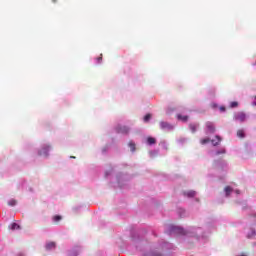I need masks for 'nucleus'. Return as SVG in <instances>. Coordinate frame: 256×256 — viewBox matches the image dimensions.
<instances>
[{"instance_id":"nucleus-1","label":"nucleus","mask_w":256,"mask_h":256,"mask_svg":"<svg viewBox=\"0 0 256 256\" xmlns=\"http://www.w3.org/2000/svg\"><path fill=\"white\" fill-rule=\"evenodd\" d=\"M49 151H51V146H44L39 152L38 155L47 157L49 155Z\"/></svg>"},{"instance_id":"nucleus-2","label":"nucleus","mask_w":256,"mask_h":256,"mask_svg":"<svg viewBox=\"0 0 256 256\" xmlns=\"http://www.w3.org/2000/svg\"><path fill=\"white\" fill-rule=\"evenodd\" d=\"M246 119L247 115L245 114V112H239L235 115V120L240 121L241 123H243V121H245Z\"/></svg>"},{"instance_id":"nucleus-3","label":"nucleus","mask_w":256,"mask_h":256,"mask_svg":"<svg viewBox=\"0 0 256 256\" xmlns=\"http://www.w3.org/2000/svg\"><path fill=\"white\" fill-rule=\"evenodd\" d=\"M117 133H122L123 135H127L129 133V127L127 126H118L116 128Z\"/></svg>"},{"instance_id":"nucleus-4","label":"nucleus","mask_w":256,"mask_h":256,"mask_svg":"<svg viewBox=\"0 0 256 256\" xmlns=\"http://www.w3.org/2000/svg\"><path fill=\"white\" fill-rule=\"evenodd\" d=\"M206 129L208 133H215V125L212 122L206 123Z\"/></svg>"},{"instance_id":"nucleus-5","label":"nucleus","mask_w":256,"mask_h":256,"mask_svg":"<svg viewBox=\"0 0 256 256\" xmlns=\"http://www.w3.org/2000/svg\"><path fill=\"white\" fill-rule=\"evenodd\" d=\"M177 119H178L179 121H183V123H187V121H189V116H183V115H181V114H178V115H177Z\"/></svg>"},{"instance_id":"nucleus-6","label":"nucleus","mask_w":256,"mask_h":256,"mask_svg":"<svg viewBox=\"0 0 256 256\" xmlns=\"http://www.w3.org/2000/svg\"><path fill=\"white\" fill-rule=\"evenodd\" d=\"M55 247H56L55 242H48V243L46 244V249H47V251H51V249H55Z\"/></svg>"},{"instance_id":"nucleus-7","label":"nucleus","mask_w":256,"mask_h":256,"mask_svg":"<svg viewBox=\"0 0 256 256\" xmlns=\"http://www.w3.org/2000/svg\"><path fill=\"white\" fill-rule=\"evenodd\" d=\"M216 139H217V142L215 140H211V143L212 145H214V147H217V145L221 143V136L217 135Z\"/></svg>"},{"instance_id":"nucleus-8","label":"nucleus","mask_w":256,"mask_h":256,"mask_svg":"<svg viewBox=\"0 0 256 256\" xmlns=\"http://www.w3.org/2000/svg\"><path fill=\"white\" fill-rule=\"evenodd\" d=\"M175 233H179L180 235H185L186 232H185V229L181 228V227H176L174 229Z\"/></svg>"},{"instance_id":"nucleus-9","label":"nucleus","mask_w":256,"mask_h":256,"mask_svg":"<svg viewBox=\"0 0 256 256\" xmlns=\"http://www.w3.org/2000/svg\"><path fill=\"white\" fill-rule=\"evenodd\" d=\"M161 129H171V125L167 122H160Z\"/></svg>"},{"instance_id":"nucleus-10","label":"nucleus","mask_w":256,"mask_h":256,"mask_svg":"<svg viewBox=\"0 0 256 256\" xmlns=\"http://www.w3.org/2000/svg\"><path fill=\"white\" fill-rule=\"evenodd\" d=\"M184 195H186V197H195V195H197V193L193 190H190L188 192H185Z\"/></svg>"},{"instance_id":"nucleus-11","label":"nucleus","mask_w":256,"mask_h":256,"mask_svg":"<svg viewBox=\"0 0 256 256\" xmlns=\"http://www.w3.org/2000/svg\"><path fill=\"white\" fill-rule=\"evenodd\" d=\"M147 143H148V145H155L156 140L153 137H148Z\"/></svg>"},{"instance_id":"nucleus-12","label":"nucleus","mask_w":256,"mask_h":256,"mask_svg":"<svg viewBox=\"0 0 256 256\" xmlns=\"http://www.w3.org/2000/svg\"><path fill=\"white\" fill-rule=\"evenodd\" d=\"M237 137H240V139H243V137H245V132L243 130H238Z\"/></svg>"},{"instance_id":"nucleus-13","label":"nucleus","mask_w":256,"mask_h":256,"mask_svg":"<svg viewBox=\"0 0 256 256\" xmlns=\"http://www.w3.org/2000/svg\"><path fill=\"white\" fill-rule=\"evenodd\" d=\"M189 128H190V131H192V133H195V131H197V125L196 124H190Z\"/></svg>"},{"instance_id":"nucleus-14","label":"nucleus","mask_w":256,"mask_h":256,"mask_svg":"<svg viewBox=\"0 0 256 256\" xmlns=\"http://www.w3.org/2000/svg\"><path fill=\"white\" fill-rule=\"evenodd\" d=\"M211 141V139L209 138H204L200 140L201 145H207V143H209Z\"/></svg>"},{"instance_id":"nucleus-15","label":"nucleus","mask_w":256,"mask_h":256,"mask_svg":"<svg viewBox=\"0 0 256 256\" xmlns=\"http://www.w3.org/2000/svg\"><path fill=\"white\" fill-rule=\"evenodd\" d=\"M8 205H9L10 207H15V205H17V200H15V199L10 200V201L8 202Z\"/></svg>"},{"instance_id":"nucleus-16","label":"nucleus","mask_w":256,"mask_h":256,"mask_svg":"<svg viewBox=\"0 0 256 256\" xmlns=\"http://www.w3.org/2000/svg\"><path fill=\"white\" fill-rule=\"evenodd\" d=\"M62 217L60 215H56L53 217V222L54 223H59V221H61Z\"/></svg>"},{"instance_id":"nucleus-17","label":"nucleus","mask_w":256,"mask_h":256,"mask_svg":"<svg viewBox=\"0 0 256 256\" xmlns=\"http://www.w3.org/2000/svg\"><path fill=\"white\" fill-rule=\"evenodd\" d=\"M233 190L229 187V186H226L225 187V193H226V196L229 197L230 193L232 192Z\"/></svg>"},{"instance_id":"nucleus-18","label":"nucleus","mask_w":256,"mask_h":256,"mask_svg":"<svg viewBox=\"0 0 256 256\" xmlns=\"http://www.w3.org/2000/svg\"><path fill=\"white\" fill-rule=\"evenodd\" d=\"M255 235H256L255 230H251V233H249V234L247 235V237H248V239H252V237H255Z\"/></svg>"},{"instance_id":"nucleus-19","label":"nucleus","mask_w":256,"mask_h":256,"mask_svg":"<svg viewBox=\"0 0 256 256\" xmlns=\"http://www.w3.org/2000/svg\"><path fill=\"white\" fill-rule=\"evenodd\" d=\"M128 146L130 147L131 151H135V143L129 142Z\"/></svg>"},{"instance_id":"nucleus-20","label":"nucleus","mask_w":256,"mask_h":256,"mask_svg":"<svg viewBox=\"0 0 256 256\" xmlns=\"http://www.w3.org/2000/svg\"><path fill=\"white\" fill-rule=\"evenodd\" d=\"M239 106V103L238 102H231L230 103V107L233 109L235 107H238Z\"/></svg>"},{"instance_id":"nucleus-21","label":"nucleus","mask_w":256,"mask_h":256,"mask_svg":"<svg viewBox=\"0 0 256 256\" xmlns=\"http://www.w3.org/2000/svg\"><path fill=\"white\" fill-rule=\"evenodd\" d=\"M151 119V114H146L145 116H144V121H145V123H147V121H149Z\"/></svg>"},{"instance_id":"nucleus-22","label":"nucleus","mask_w":256,"mask_h":256,"mask_svg":"<svg viewBox=\"0 0 256 256\" xmlns=\"http://www.w3.org/2000/svg\"><path fill=\"white\" fill-rule=\"evenodd\" d=\"M11 229H12L13 231H15V229H19L18 224H17V223H13V224L11 225Z\"/></svg>"},{"instance_id":"nucleus-23","label":"nucleus","mask_w":256,"mask_h":256,"mask_svg":"<svg viewBox=\"0 0 256 256\" xmlns=\"http://www.w3.org/2000/svg\"><path fill=\"white\" fill-rule=\"evenodd\" d=\"M221 154H225V149H222L221 151L216 152V155H221Z\"/></svg>"},{"instance_id":"nucleus-24","label":"nucleus","mask_w":256,"mask_h":256,"mask_svg":"<svg viewBox=\"0 0 256 256\" xmlns=\"http://www.w3.org/2000/svg\"><path fill=\"white\" fill-rule=\"evenodd\" d=\"M145 256H161V254L150 253V254H146Z\"/></svg>"},{"instance_id":"nucleus-25","label":"nucleus","mask_w":256,"mask_h":256,"mask_svg":"<svg viewBox=\"0 0 256 256\" xmlns=\"http://www.w3.org/2000/svg\"><path fill=\"white\" fill-rule=\"evenodd\" d=\"M97 61H98V63H101V61H103V57L102 56L98 57Z\"/></svg>"},{"instance_id":"nucleus-26","label":"nucleus","mask_w":256,"mask_h":256,"mask_svg":"<svg viewBox=\"0 0 256 256\" xmlns=\"http://www.w3.org/2000/svg\"><path fill=\"white\" fill-rule=\"evenodd\" d=\"M220 111L224 112L225 111V106H221Z\"/></svg>"},{"instance_id":"nucleus-27","label":"nucleus","mask_w":256,"mask_h":256,"mask_svg":"<svg viewBox=\"0 0 256 256\" xmlns=\"http://www.w3.org/2000/svg\"><path fill=\"white\" fill-rule=\"evenodd\" d=\"M52 3H57V0H52Z\"/></svg>"},{"instance_id":"nucleus-28","label":"nucleus","mask_w":256,"mask_h":256,"mask_svg":"<svg viewBox=\"0 0 256 256\" xmlns=\"http://www.w3.org/2000/svg\"><path fill=\"white\" fill-rule=\"evenodd\" d=\"M71 159H75V156H71Z\"/></svg>"}]
</instances>
